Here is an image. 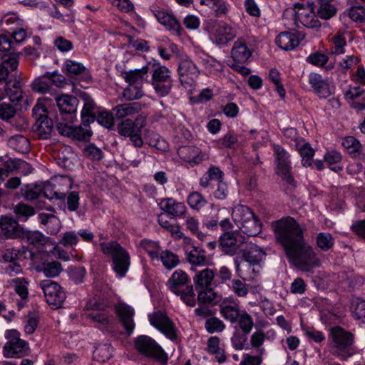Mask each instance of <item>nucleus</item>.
Listing matches in <instances>:
<instances>
[{
	"instance_id": "1",
	"label": "nucleus",
	"mask_w": 365,
	"mask_h": 365,
	"mask_svg": "<svg viewBox=\"0 0 365 365\" xmlns=\"http://www.w3.org/2000/svg\"><path fill=\"white\" fill-rule=\"evenodd\" d=\"M276 242L280 245L289 262L297 269L309 272L319 265L314 249L306 242L304 229L292 217L272 222Z\"/></svg>"
},
{
	"instance_id": "2",
	"label": "nucleus",
	"mask_w": 365,
	"mask_h": 365,
	"mask_svg": "<svg viewBox=\"0 0 365 365\" xmlns=\"http://www.w3.org/2000/svg\"><path fill=\"white\" fill-rule=\"evenodd\" d=\"M188 274L182 269H176L167 282L168 289L178 296L187 306H195L197 299L194 292L193 285L190 284Z\"/></svg>"
},
{
	"instance_id": "3",
	"label": "nucleus",
	"mask_w": 365,
	"mask_h": 365,
	"mask_svg": "<svg viewBox=\"0 0 365 365\" xmlns=\"http://www.w3.org/2000/svg\"><path fill=\"white\" fill-rule=\"evenodd\" d=\"M99 245L103 255L110 257L114 272L120 277H124L130 264L128 252L116 241L103 242Z\"/></svg>"
},
{
	"instance_id": "4",
	"label": "nucleus",
	"mask_w": 365,
	"mask_h": 365,
	"mask_svg": "<svg viewBox=\"0 0 365 365\" xmlns=\"http://www.w3.org/2000/svg\"><path fill=\"white\" fill-rule=\"evenodd\" d=\"M329 339L331 341L332 354L342 360H346L354 353L352 347L354 335L339 327L330 329Z\"/></svg>"
},
{
	"instance_id": "5",
	"label": "nucleus",
	"mask_w": 365,
	"mask_h": 365,
	"mask_svg": "<svg viewBox=\"0 0 365 365\" xmlns=\"http://www.w3.org/2000/svg\"><path fill=\"white\" fill-rule=\"evenodd\" d=\"M219 307L222 317L232 325L245 327L246 324L254 322L245 309H241L240 302L233 297L223 299Z\"/></svg>"
},
{
	"instance_id": "6",
	"label": "nucleus",
	"mask_w": 365,
	"mask_h": 365,
	"mask_svg": "<svg viewBox=\"0 0 365 365\" xmlns=\"http://www.w3.org/2000/svg\"><path fill=\"white\" fill-rule=\"evenodd\" d=\"M146 125V117L138 115L132 120L126 118L117 124L116 130L123 137L128 138L132 144L136 148H141L143 145L142 138V129Z\"/></svg>"
},
{
	"instance_id": "7",
	"label": "nucleus",
	"mask_w": 365,
	"mask_h": 365,
	"mask_svg": "<svg viewBox=\"0 0 365 365\" xmlns=\"http://www.w3.org/2000/svg\"><path fill=\"white\" fill-rule=\"evenodd\" d=\"M150 66L152 67L151 84L155 92L159 97L168 96L173 86L170 70L156 61L151 63Z\"/></svg>"
},
{
	"instance_id": "8",
	"label": "nucleus",
	"mask_w": 365,
	"mask_h": 365,
	"mask_svg": "<svg viewBox=\"0 0 365 365\" xmlns=\"http://www.w3.org/2000/svg\"><path fill=\"white\" fill-rule=\"evenodd\" d=\"M135 348L142 355L152 359L162 364H166L168 356L161 346L151 337L142 335L135 341Z\"/></svg>"
},
{
	"instance_id": "9",
	"label": "nucleus",
	"mask_w": 365,
	"mask_h": 365,
	"mask_svg": "<svg viewBox=\"0 0 365 365\" xmlns=\"http://www.w3.org/2000/svg\"><path fill=\"white\" fill-rule=\"evenodd\" d=\"M5 336L8 340L4 346V355L6 357H13L15 355H19L20 357L29 353V344L20 339L19 331L15 329L7 330Z\"/></svg>"
},
{
	"instance_id": "10",
	"label": "nucleus",
	"mask_w": 365,
	"mask_h": 365,
	"mask_svg": "<svg viewBox=\"0 0 365 365\" xmlns=\"http://www.w3.org/2000/svg\"><path fill=\"white\" fill-rule=\"evenodd\" d=\"M40 287L48 304L55 307L56 309L62 306L66 296L65 292L58 283L51 279H45L40 282Z\"/></svg>"
},
{
	"instance_id": "11",
	"label": "nucleus",
	"mask_w": 365,
	"mask_h": 365,
	"mask_svg": "<svg viewBox=\"0 0 365 365\" xmlns=\"http://www.w3.org/2000/svg\"><path fill=\"white\" fill-rule=\"evenodd\" d=\"M93 310L86 315V318L96 323V327L103 331L113 329V319L105 311L106 305L103 303L94 302L89 304Z\"/></svg>"
},
{
	"instance_id": "12",
	"label": "nucleus",
	"mask_w": 365,
	"mask_h": 365,
	"mask_svg": "<svg viewBox=\"0 0 365 365\" xmlns=\"http://www.w3.org/2000/svg\"><path fill=\"white\" fill-rule=\"evenodd\" d=\"M314 7V2L308 3L307 5L296 4L294 9L295 24H297V21H299L307 28H319L321 24L315 16Z\"/></svg>"
},
{
	"instance_id": "13",
	"label": "nucleus",
	"mask_w": 365,
	"mask_h": 365,
	"mask_svg": "<svg viewBox=\"0 0 365 365\" xmlns=\"http://www.w3.org/2000/svg\"><path fill=\"white\" fill-rule=\"evenodd\" d=\"M277 174L287 183L292 185L294 182L291 175V163L289 153L280 145L274 146Z\"/></svg>"
},
{
	"instance_id": "14",
	"label": "nucleus",
	"mask_w": 365,
	"mask_h": 365,
	"mask_svg": "<svg viewBox=\"0 0 365 365\" xmlns=\"http://www.w3.org/2000/svg\"><path fill=\"white\" fill-rule=\"evenodd\" d=\"M150 323L171 340L177 339L176 328L171 319L163 312H156L148 316Z\"/></svg>"
},
{
	"instance_id": "15",
	"label": "nucleus",
	"mask_w": 365,
	"mask_h": 365,
	"mask_svg": "<svg viewBox=\"0 0 365 365\" xmlns=\"http://www.w3.org/2000/svg\"><path fill=\"white\" fill-rule=\"evenodd\" d=\"M24 227L13 217L2 216L0 218V239L20 240L23 236Z\"/></svg>"
},
{
	"instance_id": "16",
	"label": "nucleus",
	"mask_w": 365,
	"mask_h": 365,
	"mask_svg": "<svg viewBox=\"0 0 365 365\" xmlns=\"http://www.w3.org/2000/svg\"><path fill=\"white\" fill-rule=\"evenodd\" d=\"M245 240L237 235L232 231L225 232L220 237L219 244L222 251L229 255L238 254Z\"/></svg>"
},
{
	"instance_id": "17",
	"label": "nucleus",
	"mask_w": 365,
	"mask_h": 365,
	"mask_svg": "<svg viewBox=\"0 0 365 365\" xmlns=\"http://www.w3.org/2000/svg\"><path fill=\"white\" fill-rule=\"evenodd\" d=\"M55 101L60 110V115L58 116L62 117L64 114L68 115L69 121L73 123L74 120H76L75 114L79 103L78 98L73 96L63 94L55 96Z\"/></svg>"
},
{
	"instance_id": "18",
	"label": "nucleus",
	"mask_w": 365,
	"mask_h": 365,
	"mask_svg": "<svg viewBox=\"0 0 365 365\" xmlns=\"http://www.w3.org/2000/svg\"><path fill=\"white\" fill-rule=\"evenodd\" d=\"M305 35L299 31H283L281 32L276 38L277 45L282 49L289 51L294 49L304 39Z\"/></svg>"
},
{
	"instance_id": "19",
	"label": "nucleus",
	"mask_w": 365,
	"mask_h": 365,
	"mask_svg": "<svg viewBox=\"0 0 365 365\" xmlns=\"http://www.w3.org/2000/svg\"><path fill=\"white\" fill-rule=\"evenodd\" d=\"M159 206L171 218H183L185 217L187 207L183 202H177L173 198H165L160 201Z\"/></svg>"
},
{
	"instance_id": "20",
	"label": "nucleus",
	"mask_w": 365,
	"mask_h": 365,
	"mask_svg": "<svg viewBox=\"0 0 365 365\" xmlns=\"http://www.w3.org/2000/svg\"><path fill=\"white\" fill-rule=\"evenodd\" d=\"M116 314L128 335H130L135 328L133 321L134 310L130 306L119 303L115 307Z\"/></svg>"
},
{
	"instance_id": "21",
	"label": "nucleus",
	"mask_w": 365,
	"mask_h": 365,
	"mask_svg": "<svg viewBox=\"0 0 365 365\" xmlns=\"http://www.w3.org/2000/svg\"><path fill=\"white\" fill-rule=\"evenodd\" d=\"M239 253L242 254L245 261L251 264H259L265 255V252L261 247L255 244L247 242L246 240Z\"/></svg>"
},
{
	"instance_id": "22",
	"label": "nucleus",
	"mask_w": 365,
	"mask_h": 365,
	"mask_svg": "<svg viewBox=\"0 0 365 365\" xmlns=\"http://www.w3.org/2000/svg\"><path fill=\"white\" fill-rule=\"evenodd\" d=\"M64 68L67 75L76 81L88 82L91 79L89 71L81 63L67 59Z\"/></svg>"
},
{
	"instance_id": "23",
	"label": "nucleus",
	"mask_w": 365,
	"mask_h": 365,
	"mask_svg": "<svg viewBox=\"0 0 365 365\" xmlns=\"http://www.w3.org/2000/svg\"><path fill=\"white\" fill-rule=\"evenodd\" d=\"M81 98L83 101V106L81 113L82 124L86 127H88L91 123L96 120L97 114L96 110L98 107L89 95L83 93Z\"/></svg>"
},
{
	"instance_id": "24",
	"label": "nucleus",
	"mask_w": 365,
	"mask_h": 365,
	"mask_svg": "<svg viewBox=\"0 0 365 365\" xmlns=\"http://www.w3.org/2000/svg\"><path fill=\"white\" fill-rule=\"evenodd\" d=\"M153 13L158 21L165 26L169 31L177 36L181 34V26L173 14L163 10H153Z\"/></svg>"
},
{
	"instance_id": "25",
	"label": "nucleus",
	"mask_w": 365,
	"mask_h": 365,
	"mask_svg": "<svg viewBox=\"0 0 365 365\" xmlns=\"http://www.w3.org/2000/svg\"><path fill=\"white\" fill-rule=\"evenodd\" d=\"M53 128V120L47 117H40L32 126L34 135L40 139H48Z\"/></svg>"
},
{
	"instance_id": "26",
	"label": "nucleus",
	"mask_w": 365,
	"mask_h": 365,
	"mask_svg": "<svg viewBox=\"0 0 365 365\" xmlns=\"http://www.w3.org/2000/svg\"><path fill=\"white\" fill-rule=\"evenodd\" d=\"M178 73L180 77V81L183 85L188 83V79L192 80L193 78L197 77L198 75V69L195 64L190 59H182L178 68Z\"/></svg>"
},
{
	"instance_id": "27",
	"label": "nucleus",
	"mask_w": 365,
	"mask_h": 365,
	"mask_svg": "<svg viewBox=\"0 0 365 365\" xmlns=\"http://www.w3.org/2000/svg\"><path fill=\"white\" fill-rule=\"evenodd\" d=\"M215 272L210 268L197 272L192 278L195 290L211 287L215 282Z\"/></svg>"
},
{
	"instance_id": "28",
	"label": "nucleus",
	"mask_w": 365,
	"mask_h": 365,
	"mask_svg": "<svg viewBox=\"0 0 365 365\" xmlns=\"http://www.w3.org/2000/svg\"><path fill=\"white\" fill-rule=\"evenodd\" d=\"M254 327V322L246 324L245 327L237 326L239 329L235 330L231 338L233 347L236 350H242L247 341V335L251 332Z\"/></svg>"
},
{
	"instance_id": "29",
	"label": "nucleus",
	"mask_w": 365,
	"mask_h": 365,
	"mask_svg": "<svg viewBox=\"0 0 365 365\" xmlns=\"http://www.w3.org/2000/svg\"><path fill=\"white\" fill-rule=\"evenodd\" d=\"M141 109L142 106L140 103L129 102L115 106L112 111L115 118L120 120L137 114Z\"/></svg>"
},
{
	"instance_id": "30",
	"label": "nucleus",
	"mask_w": 365,
	"mask_h": 365,
	"mask_svg": "<svg viewBox=\"0 0 365 365\" xmlns=\"http://www.w3.org/2000/svg\"><path fill=\"white\" fill-rule=\"evenodd\" d=\"M309 83L319 98H326L331 94L328 82L324 80L319 74L310 73Z\"/></svg>"
},
{
	"instance_id": "31",
	"label": "nucleus",
	"mask_w": 365,
	"mask_h": 365,
	"mask_svg": "<svg viewBox=\"0 0 365 365\" xmlns=\"http://www.w3.org/2000/svg\"><path fill=\"white\" fill-rule=\"evenodd\" d=\"M252 51L247 47L245 41L238 39L234 43L231 51L233 60L239 63H245L251 56Z\"/></svg>"
},
{
	"instance_id": "32",
	"label": "nucleus",
	"mask_w": 365,
	"mask_h": 365,
	"mask_svg": "<svg viewBox=\"0 0 365 365\" xmlns=\"http://www.w3.org/2000/svg\"><path fill=\"white\" fill-rule=\"evenodd\" d=\"M214 35L217 44L225 45L236 36V31L228 24L221 22L217 24Z\"/></svg>"
},
{
	"instance_id": "33",
	"label": "nucleus",
	"mask_w": 365,
	"mask_h": 365,
	"mask_svg": "<svg viewBox=\"0 0 365 365\" xmlns=\"http://www.w3.org/2000/svg\"><path fill=\"white\" fill-rule=\"evenodd\" d=\"M187 260L190 264L197 266H209L212 264L211 259L205 255V251L196 246H193L187 252Z\"/></svg>"
},
{
	"instance_id": "34",
	"label": "nucleus",
	"mask_w": 365,
	"mask_h": 365,
	"mask_svg": "<svg viewBox=\"0 0 365 365\" xmlns=\"http://www.w3.org/2000/svg\"><path fill=\"white\" fill-rule=\"evenodd\" d=\"M19 63V55L14 54L0 61V81L7 82L11 71H16Z\"/></svg>"
},
{
	"instance_id": "35",
	"label": "nucleus",
	"mask_w": 365,
	"mask_h": 365,
	"mask_svg": "<svg viewBox=\"0 0 365 365\" xmlns=\"http://www.w3.org/2000/svg\"><path fill=\"white\" fill-rule=\"evenodd\" d=\"M21 240L26 242L34 246H43L51 242V238L45 236L42 232L37 230H29L24 228Z\"/></svg>"
},
{
	"instance_id": "36",
	"label": "nucleus",
	"mask_w": 365,
	"mask_h": 365,
	"mask_svg": "<svg viewBox=\"0 0 365 365\" xmlns=\"http://www.w3.org/2000/svg\"><path fill=\"white\" fill-rule=\"evenodd\" d=\"M179 156L188 163L197 164L203 160L200 150L195 146H184L178 149Z\"/></svg>"
},
{
	"instance_id": "37",
	"label": "nucleus",
	"mask_w": 365,
	"mask_h": 365,
	"mask_svg": "<svg viewBox=\"0 0 365 365\" xmlns=\"http://www.w3.org/2000/svg\"><path fill=\"white\" fill-rule=\"evenodd\" d=\"M38 219L41 223L46 227V231L51 235L57 234L61 229V221L54 215L40 213Z\"/></svg>"
},
{
	"instance_id": "38",
	"label": "nucleus",
	"mask_w": 365,
	"mask_h": 365,
	"mask_svg": "<svg viewBox=\"0 0 365 365\" xmlns=\"http://www.w3.org/2000/svg\"><path fill=\"white\" fill-rule=\"evenodd\" d=\"M317 16L322 19L328 20L334 17L337 12V9L332 1L317 0Z\"/></svg>"
},
{
	"instance_id": "39",
	"label": "nucleus",
	"mask_w": 365,
	"mask_h": 365,
	"mask_svg": "<svg viewBox=\"0 0 365 365\" xmlns=\"http://www.w3.org/2000/svg\"><path fill=\"white\" fill-rule=\"evenodd\" d=\"M341 145L351 158H357L362 153V145L354 136L344 138Z\"/></svg>"
},
{
	"instance_id": "40",
	"label": "nucleus",
	"mask_w": 365,
	"mask_h": 365,
	"mask_svg": "<svg viewBox=\"0 0 365 365\" xmlns=\"http://www.w3.org/2000/svg\"><path fill=\"white\" fill-rule=\"evenodd\" d=\"M151 62L143 66L140 69L130 70L125 73V81L130 84V86L142 83L144 76L147 75L149 71Z\"/></svg>"
},
{
	"instance_id": "41",
	"label": "nucleus",
	"mask_w": 365,
	"mask_h": 365,
	"mask_svg": "<svg viewBox=\"0 0 365 365\" xmlns=\"http://www.w3.org/2000/svg\"><path fill=\"white\" fill-rule=\"evenodd\" d=\"M255 214L250 210V208L247 206L240 205L233 209L232 217L239 227L240 225L244 224L245 222L250 219V217H252Z\"/></svg>"
},
{
	"instance_id": "42",
	"label": "nucleus",
	"mask_w": 365,
	"mask_h": 365,
	"mask_svg": "<svg viewBox=\"0 0 365 365\" xmlns=\"http://www.w3.org/2000/svg\"><path fill=\"white\" fill-rule=\"evenodd\" d=\"M240 230L249 237H255L260 233L262 224L254 215L250 219L240 225Z\"/></svg>"
},
{
	"instance_id": "43",
	"label": "nucleus",
	"mask_w": 365,
	"mask_h": 365,
	"mask_svg": "<svg viewBox=\"0 0 365 365\" xmlns=\"http://www.w3.org/2000/svg\"><path fill=\"white\" fill-rule=\"evenodd\" d=\"M33 91L39 93H52V82L47 75L36 78L31 83Z\"/></svg>"
},
{
	"instance_id": "44",
	"label": "nucleus",
	"mask_w": 365,
	"mask_h": 365,
	"mask_svg": "<svg viewBox=\"0 0 365 365\" xmlns=\"http://www.w3.org/2000/svg\"><path fill=\"white\" fill-rule=\"evenodd\" d=\"M14 212L18 222H26L35 214V210L33 207L20 202L14 207Z\"/></svg>"
},
{
	"instance_id": "45",
	"label": "nucleus",
	"mask_w": 365,
	"mask_h": 365,
	"mask_svg": "<svg viewBox=\"0 0 365 365\" xmlns=\"http://www.w3.org/2000/svg\"><path fill=\"white\" fill-rule=\"evenodd\" d=\"M187 202L194 210L200 211L207 203V200L197 191L190 192L187 197Z\"/></svg>"
},
{
	"instance_id": "46",
	"label": "nucleus",
	"mask_w": 365,
	"mask_h": 365,
	"mask_svg": "<svg viewBox=\"0 0 365 365\" xmlns=\"http://www.w3.org/2000/svg\"><path fill=\"white\" fill-rule=\"evenodd\" d=\"M62 266L59 262L51 261L43 262L40 271L43 272L47 277H57L62 272Z\"/></svg>"
},
{
	"instance_id": "47",
	"label": "nucleus",
	"mask_w": 365,
	"mask_h": 365,
	"mask_svg": "<svg viewBox=\"0 0 365 365\" xmlns=\"http://www.w3.org/2000/svg\"><path fill=\"white\" fill-rule=\"evenodd\" d=\"M316 243L319 249L327 252L334 246V239L329 232H320L316 237Z\"/></svg>"
},
{
	"instance_id": "48",
	"label": "nucleus",
	"mask_w": 365,
	"mask_h": 365,
	"mask_svg": "<svg viewBox=\"0 0 365 365\" xmlns=\"http://www.w3.org/2000/svg\"><path fill=\"white\" fill-rule=\"evenodd\" d=\"M324 158L331 170L336 173L342 170V166L339 164L342 158L340 153L335 150L329 151Z\"/></svg>"
},
{
	"instance_id": "49",
	"label": "nucleus",
	"mask_w": 365,
	"mask_h": 365,
	"mask_svg": "<svg viewBox=\"0 0 365 365\" xmlns=\"http://www.w3.org/2000/svg\"><path fill=\"white\" fill-rule=\"evenodd\" d=\"M160 259L164 267L168 269H171L177 267L180 263L178 256L168 250L161 252L160 254Z\"/></svg>"
},
{
	"instance_id": "50",
	"label": "nucleus",
	"mask_w": 365,
	"mask_h": 365,
	"mask_svg": "<svg viewBox=\"0 0 365 365\" xmlns=\"http://www.w3.org/2000/svg\"><path fill=\"white\" fill-rule=\"evenodd\" d=\"M9 143L11 148L18 152L26 153L29 150V140L21 135L11 137L9 140Z\"/></svg>"
},
{
	"instance_id": "51",
	"label": "nucleus",
	"mask_w": 365,
	"mask_h": 365,
	"mask_svg": "<svg viewBox=\"0 0 365 365\" xmlns=\"http://www.w3.org/2000/svg\"><path fill=\"white\" fill-rule=\"evenodd\" d=\"M113 348L110 344H101L97 346L93 352V357L100 362H105L112 356Z\"/></svg>"
},
{
	"instance_id": "52",
	"label": "nucleus",
	"mask_w": 365,
	"mask_h": 365,
	"mask_svg": "<svg viewBox=\"0 0 365 365\" xmlns=\"http://www.w3.org/2000/svg\"><path fill=\"white\" fill-rule=\"evenodd\" d=\"M42 188L37 185L27 184L21 188V192L26 200L33 201L41 195Z\"/></svg>"
},
{
	"instance_id": "53",
	"label": "nucleus",
	"mask_w": 365,
	"mask_h": 365,
	"mask_svg": "<svg viewBox=\"0 0 365 365\" xmlns=\"http://www.w3.org/2000/svg\"><path fill=\"white\" fill-rule=\"evenodd\" d=\"M11 284L14 285V290L22 299L28 297V284L29 281L24 277H17L11 279Z\"/></svg>"
},
{
	"instance_id": "54",
	"label": "nucleus",
	"mask_w": 365,
	"mask_h": 365,
	"mask_svg": "<svg viewBox=\"0 0 365 365\" xmlns=\"http://www.w3.org/2000/svg\"><path fill=\"white\" fill-rule=\"evenodd\" d=\"M71 123L68 119H64V117L56 116V130L61 135L71 138L73 126L71 125Z\"/></svg>"
},
{
	"instance_id": "55",
	"label": "nucleus",
	"mask_w": 365,
	"mask_h": 365,
	"mask_svg": "<svg viewBox=\"0 0 365 365\" xmlns=\"http://www.w3.org/2000/svg\"><path fill=\"white\" fill-rule=\"evenodd\" d=\"M351 307L354 317L361 322H365V301L359 298L353 299Z\"/></svg>"
},
{
	"instance_id": "56",
	"label": "nucleus",
	"mask_w": 365,
	"mask_h": 365,
	"mask_svg": "<svg viewBox=\"0 0 365 365\" xmlns=\"http://www.w3.org/2000/svg\"><path fill=\"white\" fill-rule=\"evenodd\" d=\"M114 116L113 111L111 113L108 111L98 112L96 114V120L104 128L112 130L114 127Z\"/></svg>"
},
{
	"instance_id": "57",
	"label": "nucleus",
	"mask_w": 365,
	"mask_h": 365,
	"mask_svg": "<svg viewBox=\"0 0 365 365\" xmlns=\"http://www.w3.org/2000/svg\"><path fill=\"white\" fill-rule=\"evenodd\" d=\"M71 138L78 140L87 141L91 137L93 133L88 127L84 126L82 123L78 126H73Z\"/></svg>"
},
{
	"instance_id": "58",
	"label": "nucleus",
	"mask_w": 365,
	"mask_h": 365,
	"mask_svg": "<svg viewBox=\"0 0 365 365\" xmlns=\"http://www.w3.org/2000/svg\"><path fill=\"white\" fill-rule=\"evenodd\" d=\"M353 21L356 23L365 22V7L351 6L344 12Z\"/></svg>"
},
{
	"instance_id": "59",
	"label": "nucleus",
	"mask_w": 365,
	"mask_h": 365,
	"mask_svg": "<svg viewBox=\"0 0 365 365\" xmlns=\"http://www.w3.org/2000/svg\"><path fill=\"white\" fill-rule=\"evenodd\" d=\"M299 153L302 157V164L304 167H309L312 165V158L314 155V150L309 143H304L299 148Z\"/></svg>"
},
{
	"instance_id": "60",
	"label": "nucleus",
	"mask_w": 365,
	"mask_h": 365,
	"mask_svg": "<svg viewBox=\"0 0 365 365\" xmlns=\"http://www.w3.org/2000/svg\"><path fill=\"white\" fill-rule=\"evenodd\" d=\"M205 326L206 330L210 334L221 332L225 328L224 322L215 317L208 318L205 322Z\"/></svg>"
},
{
	"instance_id": "61",
	"label": "nucleus",
	"mask_w": 365,
	"mask_h": 365,
	"mask_svg": "<svg viewBox=\"0 0 365 365\" xmlns=\"http://www.w3.org/2000/svg\"><path fill=\"white\" fill-rule=\"evenodd\" d=\"M197 292V301L201 304L211 303L215 300L216 293L210 287L206 289H199Z\"/></svg>"
},
{
	"instance_id": "62",
	"label": "nucleus",
	"mask_w": 365,
	"mask_h": 365,
	"mask_svg": "<svg viewBox=\"0 0 365 365\" xmlns=\"http://www.w3.org/2000/svg\"><path fill=\"white\" fill-rule=\"evenodd\" d=\"M14 43L11 41V37L1 34L0 35V51L8 53V56L14 54L20 55L19 53H15V48L14 47Z\"/></svg>"
},
{
	"instance_id": "63",
	"label": "nucleus",
	"mask_w": 365,
	"mask_h": 365,
	"mask_svg": "<svg viewBox=\"0 0 365 365\" xmlns=\"http://www.w3.org/2000/svg\"><path fill=\"white\" fill-rule=\"evenodd\" d=\"M238 142L237 136L232 132H228L217 142L220 148H232Z\"/></svg>"
},
{
	"instance_id": "64",
	"label": "nucleus",
	"mask_w": 365,
	"mask_h": 365,
	"mask_svg": "<svg viewBox=\"0 0 365 365\" xmlns=\"http://www.w3.org/2000/svg\"><path fill=\"white\" fill-rule=\"evenodd\" d=\"M10 163L14 170H17L19 173H21L24 175H28L33 171V168L31 165L24 160L20 159H14L11 160Z\"/></svg>"
}]
</instances>
